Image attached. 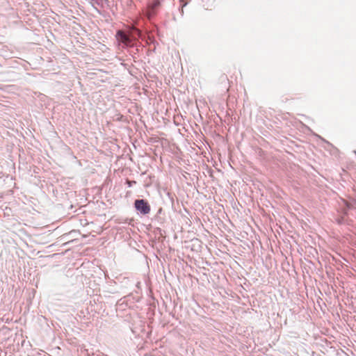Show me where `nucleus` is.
<instances>
[{
  "instance_id": "obj_1",
  "label": "nucleus",
  "mask_w": 356,
  "mask_h": 356,
  "mask_svg": "<svg viewBox=\"0 0 356 356\" xmlns=\"http://www.w3.org/2000/svg\"><path fill=\"white\" fill-rule=\"evenodd\" d=\"M136 210L142 215H147L150 212V205L147 200L137 199L134 201Z\"/></svg>"
},
{
  "instance_id": "obj_2",
  "label": "nucleus",
  "mask_w": 356,
  "mask_h": 356,
  "mask_svg": "<svg viewBox=\"0 0 356 356\" xmlns=\"http://www.w3.org/2000/svg\"><path fill=\"white\" fill-rule=\"evenodd\" d=\"M160 6V1L159 0H152L148 3L147 9L149 17H152L156 15V10Z\"/></svg>"
},
{
  "instance_id": "obj_3",
  "label": "nucleus",
  "mask_w": 356,
  "mask_h": 356,
  "mask_svg": "<svg viewBox=\"0 0 356 356\" xmlns=\"http://www.w3.org/2000/svg\"><path fill=\"white\" fill-rule=\"evenodd\" d=\"M122 40L124 42H129V38L127 35H124L122 33Z\"/></svg>"
},
{
  "instance_id": "obj_4",
  "label": "nucleus",
  "mask_w": 356,
  "mask_h": 356,
  "mask_svg": "<svg viewBox=\"0 0 356 356\" xmlns=\"http://www.w3.org/2000/svg\"><path fill=\"white\" fill-rule=\"evenodd\" d=\"M127 183L128 186H129V187H131V186H133V184H136V181H129V180H127Z\"/></svg>"
},
{
  "instance_id": "obj_5",
  "label": "nucleus",
  "mask_w": 356,
  "mask_h": 356,
  "mask_svg": "<svg viewBox=\"0 0 356 356\" xmlns=\"http://www.w3.org/2000/svg\"><path fill=\"white\" fill-rule=\"evenodd\" d=\"M106 1H107V0H98V1H97V3L98 4H101L102 6H103L104 3L106 2Z\"/></svg>"
},
{
  "instance_id": "obj_6",
  "label": "nucleus",
  "mask_w": 356,
  "mask_h": 356,
  "mask_svg": "<svg viewBox=\"0 0 356 356\" xmlns=\"http://www.w3.org/2000/svg\"><path fill=\"white\" fill-rule=\"evenodd\" d=\"M161 211H162V209L161 208V209L159 210V213H161Z\"/></svg>"
},
{
  "instance_id": "obj_7",
  "label": "nucleus",
  "mask_w": 356,
  "mask_h": 356,
  "mask_svg": "<svg viewBox=\"0 0 356 356\" xmlns=\"http://www.w3.org/2000/svg\"><path fill=\"white\" fill-rule=\"evenodd\" d=\"M187 4V3H183V6H185Z\"/></svg>"
},
{
  "instance_id": "obj_8",
  "label": "nucleus",
  "mask_w": 356,
  "mask_h": 356,
  "mask_svg": "<svg viewBox=\"0 0 356 356\" xmlns=\"http://www.w3.org/2000/svg\"><path fill=\"white\" fill-rule=\"evenodd\" d=\"M353 152H354V154L356 155V151L355 150V151H353Z\"/></svg>"
}]
</instances>
